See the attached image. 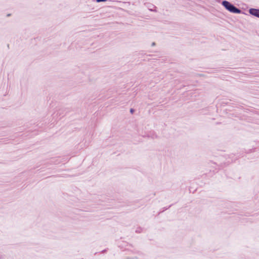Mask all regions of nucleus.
Wrapping results in <instances>:
<instances>
[{
  "instance_id": "obj_1",
  "label": "nucleus",
  "mask_w": 259,
  "mask_h": 259,
  "mask_svg": "<svg viewBox=\"0 0 259 259\" xmlns=\"http://www.w3.org/2000/svg\"><path fill=\"white\" fill-rule=\"evenodd\" d=\"M223 5L225 7V8L233 13H240L241 11L235 7L233 5L230 4L229 2L227 1H223L222 3Z\"/></svg>"
},
{
  "instance_id": "obj_2",
  "label": "nucleus",
  "mask_w": 259,
  "mask_h": 259,
  "mask_svg": "<svg viewBox=\"0 0 259 259\" xmlns=\"http://www.w3.org/2000/svg\"><path fill=\"white\" fill-rule=\"evenodd\" d=\"M249 13L251 15L259 18V10L251 9L249 10Z\"/></svg>"
},
{
  "instance_id": "obj_3",
  "label": "nucleus",
  "mask_w": 259,
  "mask_h": 259,
  "mask_svg": "<svg viewBox=\"0 0 259 259\" xmlns=\"http://www.w3.org/2000/svg\"><path fill=\"white\" fill-rule=\"evenodd\" d=\"M106 0H97V2H105Z\"/></svg>"
},
{
  "instance_id": "obj_4",
  "label": "nucleus",
  "mask_w": 259,
  "mask_h": 259,
  "mask_svg": "<svg viewBox=\"0 0 259 259\" xmlns=\"http://www.w3.org/2000/svg\"><path fill=\"white\" fill-rule=\"evenodd\" d=\"M134 111V110L133 109H131L130 112H131V113H133Z\"/></svg>"
}]
</instances>
